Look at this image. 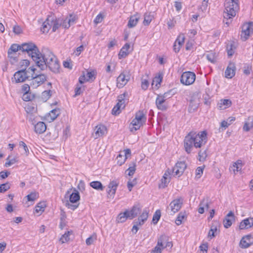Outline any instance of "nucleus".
Returning <instances> with one entry per match:
<instances>
[{
  "label": "nucleus",
  "mask_w": 253,
  "mask_h": 253,
  "mask_svg": "<svg viewBox=\"0 0 253 253\" xmlns=\"http://www.w3.org/2000/svg\"><path fill=\"white\" fill-rule=\"evenodd\" d=\"M39 58L36 62V64L41 70H44L48 68L52 72L57 74L59 73L60 66L56 56L47 48H44L39 55Z\"/></svg>",
  "instance_id": "1"
},
{
  "label": "nucleus",
  "mask_w": 253,
  "mask_h": 253,
  "mask_svg": "<svg viewBox=\"0 0 253 253\" xmlns=\"http://www.w3.org/2000/svg\"><path fill=\"white\" fill-rule=\"evenodd\" d=\"M207 142V133L206 131L190 132L185 137L184 146L185 151L189 154L194 146L196 148H201Z\"/></svg>",
  "instance_id": "2"
},
{
  "label": "nucleus",
  "mask_w": 253,
  "mask_h": 253,
  "mask_svg": "<svg viewBox=\"0 0 253 253\" xmlns=\"http://www.w3.org/2000/svg\"><path fill=\"white\" fill-rule=\"evenodd\" d=\"M238 0H226L224 3L225 10L223 17L226 21H223L226 24L229 25V20L232 19L236 14V12L239 8Z\"/></svg>",
  "instance_id": "3"
},
{
  "label": "nucleus",
  "mask_w": 253,
  "mask_h": 253,
  "mask_svg": "<svg viewBox=\"0 0 253 253\" xmlns=\"http://www.w3.org/2000/svg\"><path fill=\"white\" fill-rule=\"evenodd\" d=\"M20 49L22 52H26L32 59L36 62L39 58L41 54L38 47L33 42L23 43L20 45Z\"/></svg>",
  "instance_id": "4"
},
{
  "label": "nucleus",
  "mask_w": 253,
  "mask_h": 253,
  "mask_svg": "<svg viewBox=\"0 0 253 253\" xmlns=\"http://www.w3.org/2000/svg\"><path fill=\"white\" fill-rule=\"evenodd\" d=\"M36 68L34 67H30L28 70H30L32 79L30 80V86L33 89L37 88L42 85L46 80L47 77L44 74H35Z\"/></svg>",
  "instance_id": "5"
},
{
  "label": "nucleus",
  "mask_w": 253,
  "mask_h": 253,
  "mask_svg": "<svg viewBox=\"0 0 253 253\" xmlns=\"http://www.w3.org/2000/svg\"><path fill=\"white\" fill-rule=\"evenodd\" d=\"M28 73H30V70H28V68L27 69L26 68L22 69L18 71L14 74L13 77L12 78V82L14 83L24 82L30 77Z\"/></svg>",
  "instance_id": "6"
},
{
  "label": "nucleus",
  "mask_w": 253,
  "mask_h": 253,
  "mask_svg": "<svg viewBox=\"0 0 253 253\" xmlns=\"http://www.w3.org/2000/svg\"><path fill=\"white\" fill-rule=\"evenodd\" d=\"M196 75L192 72H184L180 79L181 83L185 85H188L192 84L195 81Z\"/></svg>",
  "instance_id": "7"
},
{
  "label": "nucleus",
  "mask_w": 253,
  "mask_h": 253,
  "mask_svg": "<svg viewBox=\"0 0 253 253\" xmlns=\"http://www.w3.org/2000/svg\"><path fill=\"white\" fill-rule=\"evenodd\" d=\"M182 203L183 201L181 198L173 200L167 208L168 210H170V214L172 215L177 212L181 209Z\"/></svg>",
  "instance_id": "8"
},
{
  "label": "nucleus",
  "mask_w": 253,
  "mask_h": 253,
  "mask_svg": "<svg viewBox=\"0 0 253 253\" xmlns=\"http://www.w3.org/2000/svg\"><path fill=\"white\" fill-rule=\"evenodd\" d=\"M187 166L184 161L177 162L172 169V172L174 175L180 176L184 172Z\"/></svg>",
  "instance_id": "9"
},
{
  "label": "nucleus",
  "mask_w": 253,
  "mask_h": 253,
  "mask_svg": "<svg viewBox=\"0 0 253 253\" xmlns=\"http://www.w3.org/2000/svg\"><path fill=\"white\" fill-rule=\"evenodd\" d=\"M126 71H124L117 78V86L118 87L121 88H122L124 85H125L128 81H129L130 77L128 75H127L125 74Z\"/></svg>",
  "instance_id": "10"
},
{
  "label": "nucleus",
  "mask_w": 253,
  "mask_h": 253,
  "mask_svg": "<svg viewBox=\"0 0 253 253\" xmlns=\"http://www.w3.org/2000/svg\"><path fill=\"white\" fill-rule=\"evenodd\" d=\"M253 244V237L251 235L243 237L240 243V247L242 248L246 249L249 248Z\"/></svg>",
  "instance_id": "11"
},
{
  "label": "nucleus",
  "mask_w": 253,
  "mask_h": 253,
  "mask_svg": "<svg viewBox=\"0 0 253 253\" xmlns=\"http://www.w3.org/2000/svg\"><path fill=\"white\" fill-rule=\"evenodd\" d=\"M21 50L20 46L18 44H12L8 50V58L15 60L16 58L17 52Z\"/></svg>",
  "instance_id": "12"
},
{
  "label": "nucleus",
  "mask_w": 253,
  "mask_h": 253,
  "mask_svg": "<svg viewBox=\"0 0 253 253\" xmlns=\"http://www.w3.org/2000/svg\"><path fill=\"white\" fill-rule=\"evenodd\" d=\"M71 190L72 189H70L67 191L65 194V198L68 197L69 196L70 202L72 203H75L80 200V194L79 192L77 191L75 189H74V192L70 194Z\"/></svg>",
  "instance_id": "13"
},
{
  "label": "nucleus",
  "mask_w": 253,
  "mask_h": 253,
  "mask_svg": "<svg viewBox=\"0 0 253 253\" xmlns=\"http://www.w3.org/2000/svg\"><path fill=\"white\" fill-rule=\"evenodd\" d=\"M236 67L234 63H229L225 71V77L227 78L231 79L235 76Z\"/></svg>",
  "instance_id": "14"
},
{
  "label": "nucleus",
  "mask_w": 253,
  "mask_h": 253,
  "mask_svg": "<svg viewBox=\"0 0 253 253\" xmlns=\"http://www.w3.org/2000/svg\"><path fill=\"white\" fill-rule=\"evenodd\" d=\"M54 20V16L52 15L48 16L46 20L43 23L41 31L43 33H47L51 28V24L52 23Z\"/></svg>",
  "instance_id": "15"
},
{
  "label": "nucleus",
  "mask_w": 253,
  "mask_h": 253,
  "mask_svg": "<svg viewBox=\"0 0 253 253\" xmlns=\"http://www.w3.org/2000/svg\"><path fill=\"white\" fill-rule=\"evenodd\" d=\"M235 221V216L234 213L230 211L225 217L223 220L224 227L228 228L232 224V221Z\"/></svg>",
  "instance_id": "16"
},
{
  "label": "nucleus",
  "mask_w": 253,
  "mask_h": 253,
  "mask_svg": "<svg viewBox=\"0 0 253 253\" xmlns=\"http://www.w3.org/2000/svg\"><path fill=\"white\" fill-rule=\"evenodd\" d=\"M95 138H97L99 137L102 136L107 133V130L106 126L102 125H99L95 127Z\"/></svg>",
  "instance_id": "17"
},
{
  "label": "nucleus",
  "mask_w": 253,
  "mask_h": 253,
  "mask_svg": "<svg viewBox=\"0 0 253 253\" xmlns=\"http://www.w3.org/2000/svg\"><path fill=\"white\" fill-rule=\"evenodd\" d=\"M253 226V217L247 218L242 220L240 224V229H248Z\"/></svg>",
  "instance_id": "18"
},
{
  "label": "nucleus",
  "mask_w": 253,
  "mask_h": 253,
  "mask_svg": "<svg viewBox=\"0 0 253 253\" xmlns=\"http://www.w3.org/2000/svg\"><path fill=\"white\" fill-rule=\"evenodd\" d=\"M143 124L141 122L134 119L129 126V130L131 132H134L139 129Z\"/></svg>",
  "instance_id": "19"
},
{
  "label": "nucleus",
  "mask_w": 253,
  "mask_h": 253,
  "mask_svg": "<svg viewBox=\"0 0 253 253\" xmlns=\"http://www.w3.org/2000/svg\"><path fill=\"white\" fill-rule=\"evenodd\" d=\"M166 100L162 95H158L156 100V104L159 110L163 111L167 109V107L164 104Z\"/></svg>",
  "instance_id": "20"
},
{
  "label": "nucleus",
  "mask_w": 253,
  "mask_h": 253,
  "mask_svg": "<svg viewBox=\"0 0 253 253\" xmlns=\"http://www.w3.org/2000/svg\"><path fill=\"white\" fill-rule=\"evenodd\" d=\"M250 33V25L246 24L243 26L241 38L243 41H246L249 37Z\"/></svg>",
  "instance_id": "21"
},
{
  "label": "nucleus",
  "mask_w": 253,
  "mask_h": 253,
  "mask_svg": "<svg viewBox=\"0 0 253 253\" xmlns=\"http://www.w3.org/2000/svg\"><path fill=\"white\" fill-rule=\"evenodd\" d=\"M118 186V183L116 181H112L110 182L108 187L109 190L107 191V193L110 196L114 197Z\"/></svg>",
  "instance_id": "22"
},
{
  "label": "nucleus",
  "mask_w": 253,
  "mask_h": 253,
  "mask_svg": "<svg viewBox=\"0 0 253 253\" xmlns=\"http://www.w3.org/2000/svg\"><path fill=\"white\" fill-rule=\"evenodd\" d=\"M141 209L139 205H134L131 210L128 211V218L132 219L133 218L136 217L138 214H140Z\"/></svg>",
  "instance_id": "23"
},
{
  "label": "nucleus",
  "mask_w": 253,
  "mask_h": 253,
  "mask_svg": "<svg viewBox=\"0 0 253 253\" xmlns=\"http://www.w3.org/2000/svg\"><path fill=\"white\" fill-rule=\"evenodd\" d=\"M35 131L37 133L42 134L44 132L46 129V126L42 122H39L34 126Z\"/></svg>",
  "instance_id": "24"
},
{
  "label": "nucleus",
  "mask_w": 253,
  "mask_h": 253,
  "mask_svg": "<svg viewBox=\"0 0 253 253\" xmlns=\"http://www.w3.org/2000/svg\"><path fill=\"white\" fill-rule=\"evenodd\" d=\"M130 48V44L126 43L125 45L121 48L119 54V58L121 59L125 58L129 54L128 49Z\"/></svg>",
  "instance_id": "25"
},
{
  "label": "nucleus",
  "mask_w": 253,
  "mask_h": 253,
  "mask_svg": "<svg viewBox=\"0 0 253 253\" xmlns=\"http://www.w3.org/2000/svg\"><path fill=\"white\" fill-rule=\"evenodd\" d=\"M167 237L166 236H161L158 240L157 245L158 247H160L161 249V250L167 247L171 248L172 247V243L171 242H168L167 243V245L165 247L163 246V242L166 241Z\"/></svg>",
  "instance_id": "26"
},
{
  "label": "nucleus",
  "mask_w": 253,
  "mask_h": 253,
  "mask_svg": "<svg viewBox=\"0 0 253 253\" xmlns=\"http://www.w3.org/2000/svg\"><path fill=\"white\" fill-rule=\"evenodd\" d=\"M139 19V16L137 14L131 16L127 23L128 27L131 28L135 27L137 24Z\"/></svg>",
  "instance_id": "27"
},
{
  "label": "nucleus",
  "mask_w": 253,
  "mask_h": 253,
  "mask_svg": "<svg viewBox=\"0 0 253 253\" xmlns=\"http://www.w3.org/2000/svg\"><path fill=\"white\" fill-rule=\"evenodd\" d=\"M231 101L229 99H221L218 104V108L221 109H225L231 105Z\"/></svg>",
  "instance_id": "28"
},
{
  "label": "nucleus",
  "mask_w": 253,
  "mask_h": 253,
  "mask_svg": "<svg viewBox=\"0 0 253 253\" xmlns=\"http://www.w3.org/2000/svg\"><path fill=\"white\" fill-rule=\"evenodd\" d=\"M128 211L126 210L124 212L120 213L117 217L116 221L118 223L125 222L127 218H128Z\"/></svg>",
  "instance_id": "29"
},
{
  "label": "nucleus",
  "mask_w": 253,
  "mask_h": 253,
  "mask_svg": "<svg viewBox=\"0 0 253 253\" xmlns=\"http://www.w3.org/2000/svg\"><path fill=\"white\" fill-rule=\"evenodd\" d=\"M60 114V110L58 109H55L51 110L48 114V119L49 122L53 121Z\"/></svg>",
  "instance_id": "30"
},
{
  "label": "nucleus",
  "mask_w": 253,
  "mask_h": 253,
  "mask_svg": "<svg viewBox=\"0 0 253 253\" xmlns=\"http://www.w3.org/2000/svg\"><path fill=\"white\" fill-rule=\"evenodd\" d=\"M127 95V92H124L123 94H121L118 96V102L117 104L120 106L122 109H124L125 107V98L126 96Z\"/></svg>",
  "instance_id": "31"
},
{
  "label": "nucleus",
  "mask_w": 253,
  "mask_h": 253,
  "mask_svg": "<svg viewBox=\"0 0 253 253\" xmlns=\"http://www.w3.org/2000/svg\"><path fill=\"white\" fill-rule=\"evenodd\" d=\"M134 119L141 122L143 124H145L146 121V117L145 114L143 111L140 110L136 112Z\"/></svg>",
  "instance_id": "32"
},
{
  "label": "nucleus",
  "mask_w": 253,
  "mask_h": 253,
  "mask_svg": "<svg viewBox=\"0 0 253 253\" xmlns=\"http://www.w3.org/2000/svg\"><path fill=\"white\" fill-rule=\"evenodd\" d=\"M252 128H253V118H249L248 121L245 123L243 129L246 131H249Z\"/></svg>",
  "instance_id": "33"
},
{
  "label": "nucleus",
  "mask_w": 253,
  "mask_h": 253,
  "mask_svg": "<svg viewBox=\"0 0 253 253\" xmlns=\"http://www.w3.org/2000/svg\"><path fill=\"white\" fill-rule=\"evenodd\" d=\"M90 186L97 190H103L104 188L102 183L98 181H94L90 182Z\"/></svg>",
  "instance_id": "34"
},
{
  "label": "nucleus",
  "mask_w": 253,
  "mask_h": 253,
  "mask_svg": "<svg viewBox=\"0 0 253 253\" xmlns=\"http://www.w3.org/2000/svg\"><path fill=\"white\" fill-rule=\"evenodd\" d=\"M198 107V103L195 102L192 99L190 100L189 106L188 108V112L189 113H193L195 112Z\"/></svg>",
  "instance_id": "35"
},
{
  "label": "nucleus",
  "mask_w": 253,
  "mask_h": 253,
  "mask_svg": "<svg viewBox=\"0 0 253 253\" xmlns=\"http://www.w3.org/2000/svg\"><path fill=\"white\" fill-rule=\"evenodd\" d=\"M153 16L151 14V13H146L144 14V18L143 21V24L145 25H148L152 21L153 19Z\"/></svg>",
  "instance_id": "36"
},
{
  "label": "nucleus",
  "mask_w": 253,
  "mask_h": 253,
  "mask_svg": "<svg viewBox=\"0 0 253 253\" xmlns=\"http://www.w3.org/2000/svg\"><path fill=\"white\" fill-rule=\"evenodd\" d=\"M136 164L134 162H132L129 164V168L126 169V172L128 171L127 174L129 176H132L136 170Z\"/></svg>",
  "instance_id": "37"
},
{
  "label": "nucleus",
  "mask_w": 253,
  "mask_h": 253,
  "mask_svg": "<svg viewBox=\"0 0 253 253\" xmlns=\"http://www.w3.org/2000/svg\"><path fill=\"white\" fill-rule=\"evenodd\" d=\"M27 118L29 121L34 125L38 119V115L37 112H35L32 114H29L27 115Z\"/></svg>",
  "instance_id": "38"
},
{
  "label": "nucleus",
  "mask_w": 253,
  "mask_h": 253,
  "mask_svg": "<svg viewBox=\"0 0 253 253\" xmlns=\"http://www.w3.org/2000/svg\"><path fill=\"white\" fill-rule=\"evenodd\" d=\"M167 176H168L167 172H165L164 175L161 179L162 183L160 185V187L164 188L167 186L168 183L169 182V179L168 178Z\"/></svg>",
  "instance_id": "39"
},
{
  "label": "nucleus",
  "mask_w": 253,
  "mask_h": 253,
  "mask_svg": "<svg viewBox=\"0 0 253 253\" xmlns=\"http://www.w3.org/2000/svg\"><path fill=\"white\" fill-rule=\"evenodd\" d=\"M72 231H68L67 232L65 233L64 234L62 235V236L60 239V241L62 243H64L68 242L69 240V236L72 234Z\"/></svg>",
  "instance_id": "40"
},
{
  "label": "nucleus",
  "mask_w": 253,
  "mask_h": 253,
  "mask_svg": "<svg viewBox=\"0 0 253 253\" xmlns=\"http://www.w3.org/2000/svg\"><path fill=\"white\" fill-rule=\"evenodd\" d=\"M186 216L185 212H180L175 220L176 225H180L182 223V220L186 217Z\"/></svg>",
  "instance_id": "41"
},
{
  "label": "nucleus",
  "mask_w": 253,
  "mask_h": 253,
  "mask_svg": "<svg viewBox=\"0 0 253 253\" xmlns=\"http://www.w3.org/2000/svg\"><path fill=\"white\" fill-rule=\"evenodd\" d=\"M161 216V211L159 210H157L153 215L152 221L154 224H156L159 220Z\"/></svg>",
  "instance_id": "42"
},
{
  "label": "nucleus",
  "mask_w": 253,
  "mask_h": 253,
  "mask_svg": "<svg viewBox=\"0 0 253 253\" xmlns=\"http://www.w3.org/2000/svg\"><path fill=\"white\" fill-rule=\"evenodd\" d=\"M198 156H199V160L200 161L203 162V161H205V160L207 157L206 150H200L198 153Z\"/></svg>",
  "instance_id": "43"
},
{
  "label": "nucleus",
  "mask_w": 253,
  "mask_h": 253,
  "mask_svg": "<svg viewBox=\"0 0 253 253\" xmlns=\"http://www.w3.org/2000/svg\"><path fill=\"white\" fill-rule=\"evenodd\" d=\"M207 59L212 63L216 61V57L215 53L210 52L206 55Z\"/></svg>",
  "instance_id": "44"
},
{
  "label": "nucleus",
  "mask_w": 253,
  "mask_h": 253,
  "mask_svg": "<svg viewBox=\"0 0 253 253\" xmlns=\"http://www.w3.org/2000/svg\"><path fill=\"white\" fill-rule=\"evenodd\" d=\"M45 207V204L44 202L39 203L35 207V212L39 213L40 211H43Z\"/></svg>",
  "instance_id": "45"
},
{
  "label": "nucleus",
  "mask_w": 253,
  "mask_h": 253,
  "mask_svg": "<svg viewBox=\"0 0 253 253\" xmlns=\"http://www.w3.org/2000/svg\"><path fill=\"white\" fill-rule=\"evenodd\" d=\"M10 185L8 182L0 185V193H3L10 189Z\"/></svg>",
  "instance_id": "46"
},
{
  "label": "nucleus",
  "mask_w": 253,
  "mask_h": 253,
  "mask_svg": "<svg viewBox=\"0 0 253 253\" xmlns=\"http://www.w3.org/2000/svg\"><path fill=\"white\" fill-rule=\"evenodd\" d=\"M163 79L162 75L159 74L158 76L155 77L153 80L152 85H154V84H156V86H158V85H160L161 82H162Z\"/></svg>",
  "instance_id": "47"
},
{
  "label": "nucleus",
  "mask_w": 253,
  "mask_h": 253,
  "mask_svg": "<svg viewBox=\"0 0 253 253\" xmlns=\"http://www.w3.org/2000/svg\"><path fill=\"white\" fill-rule=\"evenodd\" d=\"M137 184L136 179L134 178L132 180H129L127 183V186L129 191H131V189L133 186Z\"/></svg>",
  "instance_id": "48"
},
{
  "label": "nucleus",
  "mask_w": 253,
  "mask_h": 253,
  "mask_svg": "<svg viewBox=\"0 0 253 253\" xmlns=\"http://www.w3.org/2000/svg\"><path fill=\"white\" fill-rule=\"evenodd\" d=\"M51 24V27L52 26V31L55 32L56 30L61 25V23H59L58 20L55 19L54 17V20L52 23Z\"/></svg>",
  "instance_id": "49"
},
{
  "label": "nucleus",
  "mask_w": 253,
  "mask_h": 253,
  "mask_svg": "<svg viewBox=\"0 0 253 253\" xmlns=\"http://www.w3.org/2000/svg\"><path fill=\"white\" fill-rule=\"evenodd\" d=\"M184 40H185V37H184V35L180 34L177 37L175 42H176V43H177L179 45L181 46L184 42Z\"/></svg>",
  "instance_id": "50"
},
{
  "label": "nucleus",
  "mask_w": 253,
  "mask_h": 253,
  "mask_svg": "<svg viewBox=\"0 0 253 253\" xmlns=\"http://www.w3.org/2000/svg\"><path fill=\"white\" fill-rule=\"evenodd\" d=\"M28 201H34L38 198V193L32 192L27 196Z\"/></svg>",
  "instance_id": "51"
},
{
  "label": "nucleus",
  "mask_w": 253,
  "mask_h": 253,
  "mask_svg": "<svg viewBox=\"0 0 253 253\" xmlns=\"http://www.w3.org/2000/svg\"><path fill=\"white\" fill-rule=\"evenodd\" d=\"M122 109V107L117 104L113 108L112 114L114 115H117L120 114V110Z\"/></svg>",
  "instance_id": "52"
},
{
  "label": "nucleus",
  "mask_w": 253,
  "mask_h": 253,
  "mask_svg": "<svg viewBox=\"0 0 253 253\" xmlns=\"http://www.w3.org/2000/svg\"><path fill=\"white\" fill-rule=\"evenodd\" d=\"M203 170H204V168H202L201 167H199L197 168V169L196 170V176L195 177L196 178L199 179L201 177V176L203 173Z\"/></svg>",
  "instance_id": "53"
},
{
  "label": "nucleus",
  "mask_w": 253,
  "mask_h": 253,
  "mask_svg": "<svg viewBox=\"0 0 253 253\" xmlns=\"http://www.w3.org/2000/svg\"><path fill=\"white\" fill-rule=\"evenodd\" d=\"M126 159L127 157L123 158V156L121 154H119L117 157V163L120 166H122Z\"/></svg>",
  "instance_id": "54"
},
{
  "label": "nucleus",
  "mask_w": 253,
  "mask_h": 253,
  "mask_svg": "<svg viewBox=\"0 0 253 253\" xmlns=\"http://www.w3.org/2000/svg\"><path fill=\"white\" fill-rule=\"evenodd\" d=\"M200 250L202 253H207L208 244L207 243H203L199 247Z\"/></svg>",
  "instance_id": "55"
},
{
  "label": "nucleus",
  "mask_w": 253,
  "mask_h": 253,
  "mask_svg": "<svg viewBox=\"0 0 253 253\" xmlns=\"http://www.w3.org/2000/svg\"><path fill=\"white\" fill-rule=\"evenodd\" d=\"M96 239V235H92L86 239V244L87 245H91L93 242Z\"/></svg>",
  "instance_id": "56"
},
{
  "label": "nucleus",
  "mask_w": 253,
  "mask_h": 253,
  "mask_svg": "<svg viewBox=\"0 0 253 253\" xmlns=\"http://www.w3.org/2000/svg\"><path fill=\"white\" fill-rule=\"evenodd\" d=\"M85 72V76L86 78V81H89L90 80H92V78L95 76V73L94 71L91 72Z\"/></svg>",
  "instance_id": "57"
},
{
  "label": "nucleus",
  "mask_w": 253,
  "mask_h": 253,
  "mask_svg": "<svg viewBox=\"0 0 253 253\" xmlns=\"http://www.w3.org/2000/svg\"><path fill=\"white\" fill-rule=\"evenodd\" d=\"M148 217V212L146 210H144L138 218H139V220H143L144 221H145L147 219Z\"/></svg>",
  "instance_id": "58"
},
{
  "label": "nucleus",
  "mask_w": 253,
  "mask_h": 253,
  "mask_svg": "<svg viewBox=\"0 0 253 253\" xmlns=\"http://www.w3.org/2000/svg\"><path fill=\"white\" fill-rule=\"evenodd\" d=\"M26 111L27 112V115L29 114H32L36 112V109L34 107L28 105L26 108Z\"/></svg>",
  "instance_id": "59"
},
{
  "label": "nucleus",
  "mask_w": 253,
  "mask_h": 253,
  "mask_svg": "<svg viewBox=\"0 0 253 253\" xmlns=\"http://www.w3.org/2000/svg\"><path fill=\"white\" fill-rule=\"evenodd\" d=\"M208 0H203L200 6V9L204 12L206 10L208 7Z\"/></svg>",
  "instance_id": "60"
},
{
  "label": "nucleus",
  "mask_w": 253,
  "mask_h": 253,
  "mask_svg": "<svg viewBox=\"0 0 253 253\" xmlns=\"http://www.w3.org/2000/svg\"><path fill=\"white\" fill-rule=\"evenodd\" d=\"M51 95V90H45L42 93V98L45 99H48Z\"/></svg>",
  "instance_id": "61"
},
{
  "label": "nucleus",
  "mask_w": 253,
  "mask_h": 253,
  "mask_svg": "<svg viewBox=\"0 0 253 253\" xmlns=\"http://www.w3.org/2000/svg\"><path fill=\"white\" fill-rule=\"evenodd\" d=\"M9 156L6 159L7 162L5 163L4 166L6 167H8L12 165V164L16 163V161L15 159H12L11 160H9Z\"/></svg>",
  "instance_id": "62"
},
{
  "label": "nucleus",
  "mask_w": 253,
  "mask_h": 253,
  "mask_svg": "<svg viewBox=\"0 0 253 253\" xmlns=\"http://www.w3.org/2000/svg\"><path fill=\"white\" fill-rule=\"evenodd\" d=\"M30 87V83L29 84H24L23 85L22 87V91L24 92V93H28Z\"/></svg>",
  "instance_id": "63"
},
{
  "label": "nucleus",
  "mask_w": 253,
  "mask_h": 253,
  "mask_svg": "<svg viewBox=\"0 0 253 253\" xmlns=\"http://www.w3.org/2000/svg\"><path fill=\"white\" fill-rule=\"evenodd\" d=\"M79 83L81 84L84 83L85 82H87L86 81V78L85 76V72H83V75L79 78Z\"/></svg>",
  "instance_id": "64"
}]
</instances>
